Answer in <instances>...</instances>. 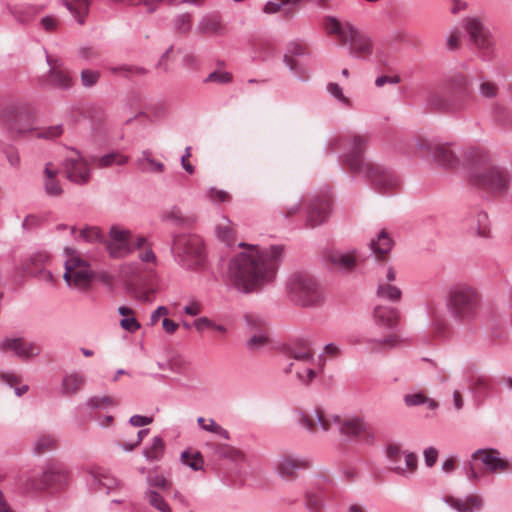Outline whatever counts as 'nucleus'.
<instances>
[{
	"mask_svg": "<svg viewBox=\"0 0 512 512\" xmlns=\"http://www.w3.org/2000/svg\"><path fill=\"white\" fill-rule=\"evenodd\" d=\"M197 421L202 429L219 435L224 439L228 438V432L217 424L213 418H197Z\"/></svg>",
	"mask_w": 512,
	"mask_h": 512,
	"instance_id": "603ef678",
	"label": "nucleus"
},
{
	"mask_svg": "<svg viewBox=\"0 0 512 512\" xmlns=\"http://www.w3.org/2000/svg\"><path fill=\"white\" fill-rule=\"evenodd\" d=\"M135 237L129 230L121 226H112L106 247L112 257L119 258L133 251Z\"/></svg>",
	"mask_w": 512,
	"mask_h": 512,
	"instance_id": "f8f14e48",
	"label": "nucleus"
},
{
	"mask_svg": "<svg viewBox=\"0 0 512 512\" xmlns=\"http://www.w3.org/2000/svg\"><path fill=\"white\" fill-rule=\"evenodd\" d=\"M62 168L66 178L75 184L83 185L90 180V163L78 153L68 157Z\"/></svg>",
	"mask_w": 512,
	"mask_h": 512,
	"instance_id": "4468645a",
	"label": "nucleus"
},
{
	"mask_svg": "<svg viewBox=\"0 0 512 512\" xmlns=\"http://www.w3.org/2000/svg\"><path fill=\"white\" fill-rule=\"evenodd\" d=\"M111 71L114 74H122L124 76H133V75H144L147 73V70L143 67L133 66V65H123L119 67L111 68Z\"/></svg>",
	"mask_w": 512,
	"mask_h": 512,
	"instance_id": "13d9d810",
	"label": "nucleus"
},
{
	"mask_svg": "<svg viewBox=\"0 0 512 512\" xmlns=\"http://www.w3.org/2000/svg\"><path fill=\"white\" fill-rule=\"evenodd\" d=\"M0 121L13 132L26 133L32 130L34 110L26 103L7 104L0 109Z\"/></svg>",
	"mask_w": 512,
	"mask_h": 512,
	"instance_id": "9d476101",
	"label": "nucleus"
},
{
	"mask_svg": "<svg viewBox=\"0 0 512 512\" xmlns=\"http://www.w3.org/2000/svg\"><path fill=\"white\" fill-rule=\"evenodd\" d=\"M66 8L72 13L79 24H84L88 15L90 1L89 0H62Z\"/></svg>",
	"mask_w": 512,
	"mask_h": 512,
	"instance_id": "7c9ffc66",
	"label": "nucleus"
},
{
	"mask_svg": "<svg viewBox=\"0 0 512 512\" xmlns=\"http://www.w3.org/2000/svg\"><path fill=\"white\" fill-rule=\"evenodd\" d=\"M329 261L337 268L349 271L355 266L356 257L353 253L334 252L330 254Z\"/></svg>",
	"mask_w": 512,
	"mask_h": 512,
	"instance_id": "58836bf2",
	"label": "nucleus"
},
{
	"mask_svg": "<svg viewBox=\"0 0 512 512\" xmlns=\"http://www.w3.org/2000/svg\"><path fill=\"white\" fill-rule=\"evenodd\" d=\"M312 459L308 456L285 454L275 463V471L283 479L293 478L297 471L310 468Z\"/></svg>",
	"mask_w": 512,
	"mask_h": 512,
	"instance_id": "2eb2a0df",
	"label": "nucleus"
},
{
	"mask_svg": "<svg viewBox=\"0 0 512 512\" xmlns=\"http://www.w3.org/2000/svg\"><path fill=\"white\" fill-rule=\"evenodd\" d=\"M199 32L209 36H223L227 27L218 15H207L202 18L198 26Z\"/></svg>",
	"mask_w": 512,
	"mask_h": 512,
	"instance_id": "5701e85b",
	"label": "nucleus"
},
{
	"mask_svg": "<svg viewBox=\"0 0 512 512\" xmlns=\"http://www.w3.org/2000/svg\"><path fill=\"white\" fill-rule=\"evenodd\" d=\"M369 136L354 134L349 138V151L343 157L344 164L353 172H364L372 184L383 192L392 191L399 186V180L390 170L381 165L365 162L363 153Z\"/></svg>",
	"mask_w": 512,
	"mask_h": 512,
	"instance_id": "f03ea898",
	"label": "nucleus"
},
{
	"mask_svg": "<svg viewBox=\"0 0 512 512\" xmlns=\"http://www.w3.org/2000/svg\"><path fill=\"white\" fill-rule=\"evenodd\" d=\"M378 295L392 301H398L401 298V291L393 285H380L378 288Z\"/></svg>",
	"mask_w": 512,
	"mask_h": 512,
	"instance_id": "bf43d9fd",
	"label": "nucleus"
},
{
	"mask_svg": "<svg viewBox=\"0 0 512 512\" xmlns=\"http://www.w3.org/2000/svg\"><path fill=\"white\" fill-rule=\"evenodd\" d=\"M193 325L198 332H203L206 329H211L216 331L221 336L225 335L228 331L225 325L218 324L208 317H200L196 319Z\"/></svg>",
	"mask_w": 512,
	"mask_h": 512,
	"instance_id": "37998d69",
	"label": "nucleus"
},
{
	"mask_svg": "<svg viewBox=\"0 0 512 512\" xmlns=\"http://www.w3.org/2000/svg\"><path fill=\"white\" fill-rule=\"evenodd\" d=\"M327 90L332 96H334L336 99H338L346 106H352L350 99L343 94L342 88L337 83H329L327 85Z\"/></svg>",
	"mask_w": 512,
	"mask_h": 512,
	"instance_id": "338daca9",
	"label": "nucleus"
},
{
	"mask_svg": "<svg viewBox=\"0 0 512 512\" xmlns=\"http://www.w3.org/2000/svg\"><path fill=\"white\" fill-rule=\"evenodd\" d=\"M417 463V455L415 453H407L404 456L401 466H394V472L399 475L409 476L415 472Z\"/></svg>",
	"mask_w": 512,
	"mask_h": 512,
	"instance_id": "a18cd8bd",
	"label": "nucleus"
},
{
	"mask_svg": "<svg viewBox=\"0 0 512 512\" xmlns=\"http://www.w3.org/2000/svg\"><path fill=\"white\" fill-rule=\"evenodd\" d=\"M47 62L50 66L49 82L61 89L70 88L73 85V79L70 72L64 68L63 62L49 54L47 55Z\"/></svg>",
	"mask_w": 512,
	"mask_h": 512,
	"instance_id": "6ab92c4d",
	"label": "nucleus"
},
{
	"mask_svg": "<svg viewBox=\"0 0 512 512\" xmlns=\"http://www.w3.org/2000/svg\"><path fill=\"white\" fill-rule=\"evenodd\" d=\"M141 266L137 263H125L120 268V275L128 282V288L131 283H137L135 280L140 279Z\"/></svg>",
	"mask_w": 512,
	"mask_h": 512,
	"instance_id": "49530a36",
	"label": "nucleus"
},
{
	"mask_svg": "<svg viewBox=\"0 0 512 512\" xmlns=\"http://www.w3.org/2000/svg\"><path fill=\"white\" fill-rule=\"evenodd\" d=\"M163 451H164V443H163L162 439L158 436H155L153 438V442H152L151 446L149 448L145 449L143 451V454L148 461H156L162 457Z\"/></svg>",
	"mask_w": 512,
	"mask_h": 512,
	"instance_id": "8fccbe9b",
	"label": "nucleus"
},
{
	"mask_svg": "<svg viewBox=\"0 0 512 512\" xmlns=\"http://www.w3.org/2000/svg\"><path fill=\"white\" fill-rule=\"evenodd\" d=\"M80 78L84 87H92L98 82L100 72L92 69H84L81 71Z\"/></svg>",
	"mask_w": 512,
	"mask_h": 512,
	"instance_id": "052dcab7",
	"label": "nucleus"
},
{
	"mask_svg": "<svg viewBox=\"0 0 512 512\" xmlns=\"http://www.w3.org/2000/svg\"><path fill=\"white\" fill-rule=\"evenodd\" d=\"M330 212V200L327 197L313 200L308 209L306 226L314 228L324 223Z\"/></svg>",
	"mask_w": 512,
	"mask_h": 512,
	"instance_id": "412c9836",
	"label": "nucleus"
},
{
	"mask_svg": "<svg viewBox=\"0 0 512 512\" xmlns=\"http://www.w3.org/2000/svg\"><path fill=\"white\" fill-rule=\"evenodd\" d=\"M0 380L15 389L18 396L23 395L28 391L27 385H21V377L15 373H0Z\"/></svg>",
	"mask_w": 512,
	"mask_h": 512,
	"instance_id": "de8ad7c7",
	"label": "nucleus"
},
{
	"mask_svg": "<svg viewBox=\"0 0 512 512\" xmlns=\"http://www.w3.org/2000/svg\"><path fill=\"white\" fill-rule=\"evenodd\" d=\"M119 400L110 395H96L90 397L86 405L95 410L109 411L119 405Z\"/></svg>",
	"mask_w": 512,
	"mask_h": 512,
	"instance_id": "2f4dec72",
	"label": "nucleus"
},
{
	"mask_svg": "<svg viewBox=\"0 0 512 512\" xmlns=\"http://www.w3.org/2000/svg\"><path fill=\"white\" fill-rule=\"evenodd\" d=\"M79 238L86 242L102 240V234L97 227H86L79 230Z\"/></svg>",
	"mask_w": 512,
	"mask_h": 512,
	"instance_id": "680f3d73",
	"label": "nucleus"
},
{
	"mask_svg": "<svg viewBox=\"0 0 512 512\" xmlns=\"http://www.w3.org/2000/svg\"><path fill=\"white\" fill-rule=\"evenodd\" d=\"M181 459L183 464L190 467L194 471L203 469V458L200 452L191 453L189 451H183L181 453Z\"/></svg>",
	"mask_w": 512,
	"mask_h": 512,
	"instance_id": "3c124183",
	"label": "nucleus"
},
{
	"mask_svg": "<svg viewBox=\"0 0 512 512\" xmlns=\"http://www.w3.org/2000/svg\"><path fill=\"white\" fill-rule=\"evenodd\" d=\"M59 169L51 162L47 163L43 170V187L45 193L51 197H60L63 188L58 178Z\"/></svg>",
	"mask_w": 512,
	"mask_h": 512,
	"instance_id": "4be33fe9",
	"label": "nucleus"
},
{
	"mask_svg": "<svg viewBox=\"0 0 512 512\" xmlns=\"http://www.w3.org/2000/svg\"><path fill=\"white\" fill-rule=\"evenodd\" d=\"M55 448L56 440L49 434H43L35 440L32 452L38 456Z\"/></svg>",
	"mask_w": 512,
	"mask_h": 512,
	"instance_id": "c03bdc74",
	"label": "nucleus"
},
{
	"mask_svg": "<svg viewBox=\"0 0 512 512\" xmlns=\"http://www.w3.org/2000/svg\"><path fill=\"white\" fill-rule=\"evenodd\" d=\"M208 198L214 203H226L231 201V195L220 189L211 188L209 189Z\"/></svg>",
	"mask_w": 512,
	"mask_h": 512,
	"instance_id": "0e129e2a",
	"label": "nucleus"
},
{
	"mask_svg": "<svg viewBox=\"0 0 512 512\" xmlns=\"http://www.w3.org/2000/svg\"><path fill=\"white\" fill-rule=\"evenodd\" d=\"M404 402L407 406L424 405L430 410H434L438 407V402L435 399L429 398L424 391L405 395Z\"/></svg>",
	"mask_w": 512,
	"mask_h": 512,
	"instance_id": "c9c22d12",
	"label": "nucleus"
},
{
	"mask_svg": "<svg viewBox=\"0 0 512 512\" xmlns=\"http://www.w3.org/2000/svg\"><path fill=\"white\" fill-rule=\"evenodd\" d=\"M129 157L120 152H111L103 156L94 157L92 163L98 168H110L127 164Z\"/></svg>",
	"mask_w": 512,
	"mask_h": 512,
	"instance_id": "bb28decb",
	"label": "nucleus"
},
{
	"mask_svg": "<svg viewBox=\"0 0 512 512\" xmlns=\"http://www.w3.org/2000/svg\"><path fill=\"white\" fill-rule=\"evenodd\" d=\"M324 28L330 36L336 37L341 46L349 44V53L352 56L366 59L372 54V40L352 23L339 21L335 17H326Z\"/></svg>",
	"mask_w": 512,
	"mask_h": 512,
	"instance_id": "20e7f679",
	"label": "nucleus"
},
{
	"mask_svg": "<svg viewBox=\"0 0 512 512\" xmlns=\"http://www.w3.org/2000/svg\"><path fill=\"white\" fill-rule=\"evenodd\" d=\"M288 291L293 300L304 307L316 306L323 299L319 284L309 274H294L288 282Z\"/></svg>",
	"mask_w": 512,
	"mask_h": 512,
	"instance_id": "0eeeda50",
	"label": "nucleus"
},
{
	"mask_svg": "<svg viewBox=\"0 0 512 512\" xmlns=\"http://www.w3.org/2000/svg\"><path fill=\"white\" fill-rule=\"evenodd\" d=\"M168 365L176 373H184L189 367V363L181 355L172 356L169 359Z\"/></svg>",
	"mask_w": 512,
	"mask_h": 512,
	"instance_id": "e2e57ef3",
	"label": "nucleus"
},
{
	"mask_svg": "<svg viewBox=\"0 0 512 512\" xmlns=\"http://www.w3.org/2000/svg\"><path fill=\"white\" fill-rule=\"evenodd\" d=\"M480 294L471 286L459 284L450 290V315L459 322L471 319L480 304Z\"/></svg>",
	"mask_w": 512,
	"mask_h": 512,
	"instance_id": "423d86ee",
	"label": "nucleus"
},
{
	"mask_svg": "<svg viewBox=\"0 0 512 512\" xmlns=\"http://www.w3.org/2000/svg\"><path fill=\"white\" fill-rule=\"evenodd\" d=\"M492 380L488 375H476L471 378L470 389L476 393H481L491 387Z\"/></svg>",
	"mask_w": 512,
	"mask_h": 512,
	"instance_id": "5fc2aeb1",
	"label": "nucleus"
},
{
	"mask_svg": "<svg viewBox=\"0 0 512 512\" xmlns=\"http://www.w3.org/2000/svg\"><path fill=\"white\" fill-rule=\"evenodd\" d=\"M305 504L310 512H321L324 507V497L320 492H308Z\"/></svg>",
	"mask_w": 512,
	"mask_h": 512,
	"instance_id": "864d4df0",
	"label": "nucleus"
},
{
	"mask_svg": "<svg viewBox=\"0 0 512 512\" xmlns=\"http://www.w3.org/2000/svg\"><path fill=\"white\" fill-rule=\"evenodd\" d=\"M244 250L229 262L228 279L239 291L251 293L271 283L283 255L282 246L260 249L256 245L240 243Z\"/></svg>",
	"mask_w": 512,
	"mask_h": 512,
	"instance_id": "f257e3e1",
	"label": "nucleus"
},
{
	"mask_svg": "<svg viewBox=\"0 0 512 512\" xmlns=\"http://www.w3.org/2000/svg\"><path fill=\"white\" fill-rule=\"evenodd\" d=\"M483 500L479 495L471 494L463 498L450 496V507L457 512H475L482 509Z\"/></svg>",
	"mask_w": 512,
	"mask_h": 512,
	"instance_id": "b1692460",
	"label": "nucleus"
},
{
	"mask_svg": "<svg viewBox=\"0 0 512 512\" xmlns=\"http://www.w3.org/2000/svg\"><path fill=\"white\" fill-rule=\"evenodd\" d=\"M136 164L142 171L152 173H162L164 171L163 163L154 159L150 151H143Z\"/></svg>",
	"mask_w": 512,
	"mask_h": 512,
	"instance_id": "e433bc0d",
	"label": "nucleus"
},
{
	"mask_svg": "<svg viewBox=\"0 0 512 512\" xmlns=\"http://www.w3.org/2000/svg\"><path fill=\"white\" fill-rule=\"evenodd\" d=\"M472 460H480L485 469L492 473H504L512 471V463L500 457L497 449H478L472 456Z\"/></svg>",
	"mask_w": 512,
	"mask_h": 512,
	"instance_id": "dca6fc26",
	"label": "nucleus"
},
{
	"mask_svg": "<svg viewBox=\"0 0 512 512\" xmlns=\"http://www.w3.org/2000/svg\"><path fill=\"white\" fill-rule=\"evenodd\" d=\"M374 317L381 325L393 327L398 321V312L392 308L378 306L374 310Z\"/></svg>",
	"mask_w": 512,
	"mask_h": 512,
	"instance_id": "4c0bfd02",
	"label": "nucleus"
},
{
	"mask_svg": "<svg viewBox=\"0 0 512 512\" xmlns=\"http://www.w3.org/2000/svg\"><path fill=\"white\" fill-rule=\"evenodd\" d=\"M303 0H272L268 1L263 8V12L266 14H275L283 11L285 17L291 18L295 10L288 7L289 5H297Z\"/></svg>",
	"mask_w": 512,
	"mask_h": 512,
	"instance_id": "c85d7f7f",
	"label": "nucleus"
},
{
	"mask_svg": "<svg viewBox=\"0 0 512 512\" xmlns=\"http://www.w3.org/2000/svg\"><path fill=\"white\" fill-rule=\"evenodd\" d=\"M0 351L11 352L22 360H31L40 354L41 347L23 337H6L0 342Z\"/></svg>",
	"mask_w": 512,
	"mask_h": 512,
	"instance_id": "ddd939ff",
	"label": "nucleus"
},
{
	"mask_svg": "<svg viewBox=\"0 0 512 512\" xmlns=\"http://www.w3.org/2000/svg\"><path fill=\"white\" fill-rule=\"evenodd\" d=\"M471 163L468 181L472 186L493 194L504 193L509 186V177L505 169L494 165L489 156L478 150L470 151Z\"/></svg>",
	"mask_w": 512,
	"mask_h": 512,
	"instance_id": "7ed1b4c3",
	"label": "nucleus"
},
{
	"mask_svg": "<svg viewBox=\"0 0 512 512\" xmlns=\"http://www.w3.org/2000/svg\"><path fill=\"white\" fill-rule=\"evenodd\" d=\"M469 42L482 57H490L495 50V40L492 32L477 16L466 17L462 20Z\"/></svg>",
	"mask_w": 512,
	"mask_h": 512,
	"instance_id": "1a4fd4ad",
	"label": "nucleus"
},
{
	"mask_svg": "<svg viewBox=\"0 0 512 512\" xmlns=\"http://www.w3.org/2000/svg\"><path fill=\"white\" fill-rule=\"evenodd\" d=\"M298 425L308 431L315 432L316 426L323 431H329L333 427L347 438L368 439L370 432L363 418H298Z\"/></svg>",
	"mask_w": 512,
	"mask_h": 512,
	"instance_id": "39448f33",
	"label": "nucleus"
},
{
	"mask_svg": "<svg viewBox=\"0 0 512 512\" xmlns=\"http://www.w3.org/2000/svg\"><path fill=\"white\" fill-rule=\"evenodd\" d=\"M45 491L62 490L69 480V473L66 467L57 462L49 463L42 471Z\"/></svg>",
	"mask_w": 512,
	"mask_h": 512,
	"instance_id": "a211bd4d",
	"label": "nucleus"
},
{
	"mask_svg": "<svg viewBox=\"0 0 512 512\" xmlns=\"http://www.w3.org/2000/svg\"><path fill=\"white\" fill-rule=\"evenodd\" d=\"M144 499L149 503L150 506L159 512H171L170 505L167 503L165 498L151 488L145 491Z\"/></svg>",
	"mask_w": 512,
	"mask_h": 512,
	"instance_id": "a19ab883",
	"label": "nucleus"
},
{
	"mask_svg": "<svg viewBox=\"0 0 512 512\" xmlns=\"http://www.w3.org/2000/svg\"><path fill=\"white\" fill-rule=\"evenodd\" d=\"M471 229L475 233V235L481 238H490L491 229L488 215L484 212L479 213L476 216L475 223L472 225Z\"/></svg>",
	"mask_w": 512,
	"mask_h": 512,
	"instance_id": "79ce46f5",
	"label": "nucleus"
},
{
	"mask_svg": "<svg viewBox=\"0 0 512 512\" xmlns=\"http://www.w3.org/2000/svg\"><path fill=\"white\" fill-rule=\"evenodd\" d=\"M416 146L419 149H425L432 153L434 160L440 165H446V145L440 144L434 140L428 141L425 139H418Z\"/></svg>",
	"mask_w": 512,
	"mask_h": 512,
	"instance_id": "cd10ccee",
	"label": "nucleus"
},
{
	"mask_svg": "<svg viewBox=\"0 0 512 512\" xmlns=\"http://www.w3.org/2000/svg\"><path fill=\"white\" fill-rule=\"evenodd\" d=\"M232 81V74L226 71H214L208 75L205 82L227 84Z\"/></svg>",
	"mask_w": 512,
	"mask_h": 512,
	"instance_id": "69168bd1",
	"label": "nucleus"
},
{
	"mask_svg": "<svg viewBox=\"0 0 512 512\" xmlns=\"http://www.w3.org/2000/svg\"><path fill=\"white\" fill-rule=\"evenodd\" d=\"M386 457L388 460V468L394 472V466H401L403 463L402 453L398 444H388L386 446Z\"/></svg>",
	"mask_w": 512,
	"mask_h": 512,
	"instance_id": "09e8293b",
	"label": "nucleus"
},
{
	"mask_svg": "<svg viewBox=\"0 0 512 512\" xmlns=\"http://www.w3.org/2000/svg\"><path fill=\"white\" fill-rule=\"evenodd\" d=\"M166 220L172 221L175 224L185 225L193 222V217L185 216L177 207H173L164 214Z\"/></svg>",
	"mask_w": 512,
	"mask_h": 512,
	"instance_id": "6e6d98bb",
	"label": "nucleus"
},
{
	"mask_svg": "<svg viewBox=\"0 0 512 512\" xmlns=\"http://www.w3.org/2000/svg\"><path fill=\"white\" fill-rule=\"evenodd\" d=\"M16 485L24 495H37L45 491L42 471H28L21 474L16 480Z\"/></svg>",
	"mask_w": 512,
	"mask_h": 512,
	"instance_id": "aec40b11",
	"label": "nucleus"
},
{
	"mask_svg": "<svg viewBox=\"0 0 512 512\" xmlns=\"http://www.w3.org/2000/svg\"><path fill=\"white\" fill-rule=\"evenodd\" d=\"M480 93L486 98H495L498 95V86L491 81H483L479 87Z\"/></svg>",
	"mask_w": 512,
	"mask_h": 512,
	"instance_id": "774afa93",
	"label": "nucleus"
},
{
	"mask_svg": "<svg viewBox=\"0 0 512 512\" xmlns=\"http://www.w3.org/2000/svg\"><path fill=\"white\" fill-rule=\"evenodd\" d=\"M393 246V241L385 230H382L376 240H372L370 247L379 260H384Z\"/></svg>",
	"mask_w": 512,
	"mask_h": 512,
	"instance_id": "c756f323",
	"label": "nucleus"
},
{
	"mask_svg": "<svg viewBox=\"0 0 512 512\" xmlns=\"http://www.w3.org/2000/svg\"><path fill=\"white\" fill-rule=\"evenodd\" d=\"M65 272L63 278L70 287L84 289L90 285L92 270L87 261L83 260L77 251L67 248L65 250Z\"/></svg>",
	"mask_w": 512,
	"mask_h": 512,
	"instance_id": "9b49d317",
	"label": "nucleus"
},
{
	"mask_svg": "<svg viewBox=\"0 0 512 512\" xmlns=\"http://www.w3.org/2000/svg\"><path fill=\"white\" fill-rule=\"evenodd\" d=\"M172 250L179 260L188 268H198L203 265L204 246L196 235H177L173 239Z\"/></svg>",
	"mask_w": 512,
	"mask_h": 512,
	"instance_id": "6e6552de",
	"label": "nucleus"
},
{
	"mask_svg": "<svg viewBox=\"0 0 512 512\" xmlns=\"http://www.w3.org/2000/svg\"><path fill=\"white\" fill-rule=\"evenodd\" d=\"M129 291L134 298L141 302H152L157 289L153 284L144 286L140 283H131Z\"/></svg>",
	"mask_w": 512,
	"mask_h": 512,
	"instance_id": "f704fd0d",
	"label": "nucleus"
},
{
	"mask_svg": "<svg viewBox=\"0 0 512 512\" xmlns=\"http://www.w3.org/2000/svg\"><path fill=\"white\" fill-rule=\"evenodd\" d=\"M291 358L304 364H309L313 360L314 352L306 341H301L289 349Z\"/></svg>",
	"mask_w": 512,
	"mask_h": 512,
	"instance_id": "473e14b6",
	"label": "nucleus"
},
{
	"mask_svg": "<svg viewBox=\"0 0 512 512\" xmlns=\"http://www.w3.org/2000/svg\"><path fill=\"white\" fill-rule=\"evenodd\" d=\"M133 250L138 252V258L148 265H157V257L152 249V244L145 236L137 235L135 237Z\"/></svg>",
	"mask_w": 512,
	"mask_h": 512,
	"instance_id": "393cba45",
	"label": "nucleus"
},
{
	"mask_svg": "<svg viewBox=\"0 0 512 512\" xmlns=\"http://www.w3.org/2000/svg\"><path fill=\"white\" fill-rule=\"evenodd\" d=\"M85 482L91 492H109L117 486V480L104 468L91 467L85 473Z\"/></svg>",
	"mask_w": 512,
	"mask_h": 512,
	"instance_id": "f3484780",
	"label": "nucleus"
},
{
	"mask_svg": "<svg viewBox=\"0 0 512 512\" xmlns=\"http://www.w3.org/2000/svg\"><path fill=\"white\" fill-rule=\"evenodd\" d=\"M396 337L393 335H390L386 337L383 340H369V351L370 352H380L384 351L386 348H390L395 345L396 343Z\"/></svg>",
	"mask_w": 512,
	"mask_h": 512,
	"instance_id": "4d7b16f0",
	"label": "nucleus"
},
{
	"mask_svg": "<svg viewBox=\"0 0 512 512\" xmlns=\"http://www.w3.org/2000/svg\"><path fill=\"white\" fill-rule=\"evenodd\" d=\"M215 233L217 238L227 246L234 244L236 238L235 224L227 217H223L217 223Z\"/></svg>",
	"mask_w": 512,
	"mask_h": 512,
	"instance_id": "a878e982",
	"label": "nucleus"
},
{
	"mask_svg": "<svg viewBox=\"0 0 512 512\" xmlns=\"http://www.w3.org/2000/svg\"><path fill=\"white\" fill-rule=\"evenodd\" d=\"M85 377L79 373H72L62 380V392L66 395L76 394L85 384Z\"/></svg>",
	"mask_w": 512,
	"mask_h": 512,
	"instance_id": "72a5a7b5",
	"label": "nucleus"
},
{
	"mask_svg": "<svg viewBox=\"0 0 512 512\" xmlns=\"http://www.w3.org/2000/svg\"><path fill=\"white\" fill-rule=\"evenodd\" d=\"M118 312L123 316V319L120 321V326L124 330L133 333L140 329V323L135 318L134 311L131 308L121 306L118 308Z\"/></svg>",
	"mask_w": 512,
	"mask_h": 512,
	"instance_id": "ea45409f",
	"label": "nucleus"
}]
</instances>
